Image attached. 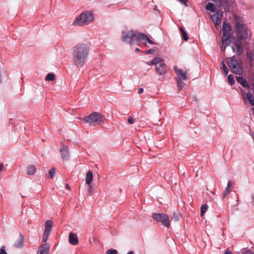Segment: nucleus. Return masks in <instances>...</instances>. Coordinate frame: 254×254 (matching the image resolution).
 Listing matches in <instances>:
<instances>
[{
  "mask_svg": "<svg viewBox=\"0 0 254 254\" xmlns=\"http://www.w3.org/2000/svg\"><path fill=\"white\" fill-rule=\"evenodd\" d=\"M122 40L124 42L131 45L136 44L138 41H142L145 45L146 44V42L150 44H155V43L145 34L132 30L123 31Z\"/></svg>",
  "mask_w": 254,
  "mask_h": 254,
  "instance_id": "obj_1",
  "label": "nucleus"
},
{
  "mask_svg": "<svg viewBox=\"0 0 254 254\" xmlns=\"http://www.w3.org/2000/svg\"><path fill=\"white\" fill-rule=\"evenodd\" d=\"M72 55L74 64L77 67L83 66L88 55L86 45L84 44H77L73 49Z\"/></svg>",
  "mask_w": 254,
  "mask_h": 254,
  "instance_id": "obj_2",
  "label": "nucleus"
},
{
  "mask_svg": "<svg viewBox=\"0 0 254 254\" xmlns=\"http://www.w3.org/2000/svg\"><path fill=\"white\" fill-rule=\"evenodd\" d=\"M232 35V28L230 24L224 21L223 23V37L221 46V49L223 52H224L226 47L231 44Z\"/></svg>",
  "mask_w": 254,
  "mask_h": 254,
  "instance_id": "obj_3",
  "label": "nucleus"
},
{
  "mask_svg": "<svg viewBox=\"0 0 254 254\" xmlns=\"http://www.w3.org/2000/svg\"><path fill=\"white\" fill-rule=\"evenodd\" d=\"M234 18L236 22V27L238 37L240 39H247L249 36L247 26L244 24V21L239 16L234 15Z\"/></svg>",
  "mask_w": 254,
  "mask_h": 254,
  "instance_id": "obj_4",
  "label": "nucleus"
},
{
  "mask_svg": "<svg viewBox=\"0 0 254 254\" xmlns=\"http://www.w3.org/2000/svg\"><path fill=\"white\" fill-rule=\"evenodd\" d=\"M94 20V16L92 12L86 11L81 13L73 23L74 25L83 26L87 25Z\"/></svg>",
  "mask_w": 254,
  "mask_h": 254,
  "instance_id": "obj_5",
  "label": "nucleus"
},
{
  "mask_svg": "<svg viewBox=\"0 0 254 254\" xmlns=\"http://www.w3.org/2000/svg\"><path fill=\"white\" fill-rule=\"evenodd\" d=\"M83 121L90 125H100L104 122V118L103 116L97 112H94L90 115L85 117L83 119Z\"/></svg>",
  "mask_w": 254,
  "mask_h": 254,
  "instance_id": "obj_6",
  "label": "nucleus"
},
{
  "mask_svg": "<svg viewBox=\"0 0 254 254\" xmlns=\"http://www.w3.org/2000/svg\"><path fill=\"white\" fill-rule=\"evenodd\" d=\"M227 64L231 70L236 74H241L243 73V68L239 61L234 58H227Z\"/></svg>",
  "mask_w": 254,
  "mask_h": 254,
  "instance_id": "obj_7",
  "label": "nucleus"
},
{
  "mask_svg": "<svg viewBox=\"0 0 254 254\" xmlns=\"http://www.w3.org/2000/svg\"><path fill=\"white\" fill-rule=\"evenodd\" d=\"M152 218L157 222L161 223L166 227H169L170 225L169 218L167 214L164 213H153L152 214Z\"/></svg>",
  "mask_w": 254,
  "mask_h": 254,
  "instance_id": "obj_8",
  "label": "nucleus"
},
{
  "mask_svg": "<svg viewBox=\"0 0 254 254\" xmlns=\"http://www.w3.org/2000/svg\"><path fill=\"white\" fill-rule=\"evenodd\" d=\"M241 94L245 105H247L249 103L252 106H254V98L251 93L246 92L244 89H242Z\"/></svg>",
  "mask_w": 254,
  "mask_h": 254,
  "instance_id": "obj_9",
  "label": "nucleus"
},
{
  "mask_svg": "<svg viewBox=\"0 0 254 254\" xmlns=\"http://www.w3.org/2000/svg\"><path fill=\"white\" fill-rule=\"evenodd\" d=\"M174 69L177 75V78H179L180 79L186 80L188 79L187 71H183L182 69L179 68L177 66H175Z\"/></svg>",
  "mask_w": 254,
  "mask_h": 254,
  "instance_id": "obj_10",
  "label": "nucleus"
},
{
  "mask_svg": "<svg viewBox=\"0 0 254 254\" xmlns=\"http://www.w3.org/2000/svg\"><path fill=\"white\" fill-rule=\"evenodd\" d=\"M50 246L48 243L41 245L38 249L37 254H49Z\"/></svg>",
  "mask_w": 254,
  "mask_h": 254,
  "instance_id": "obj_11",
  "label": "nucleus"
},
{
  "mask_svg": "<svg viewBox=\"0 0 254 254\" xmlns=\"http://www.w3.org/2000/svg\"><path fill=\"white\" fill-rule=\"evenodd\" d=\"M223 16L222 12L217 11L211 16V19L215 25H219L221 22V19Z\"/></svg>",
  "mask_w": 254,
  "mask_h": 254,
  "instance_id": "obj_12",
  "label": "nucleus"
},
{
  "mask_svg": "<svg viewBox=\"0 0 254 254\" xmlns=\"http://www.w3.org/2000/svg\"><path fill=\"white\" fill-rule=\"evenodd\" d=\"M69 243L72 245H77L78 243V239L76 234L70 232L68 237Z\"/></svg>",
  "mask_w": 254,
  "mask_h": 254,
  "instance_id": "obj_13",
  "label": "nucleus"
},
{
  "mask_svg": "<svg viewBox=\"0 0 254 254\" xmlns=\"http://www.w3.org/2000/svg\"><path fill=\"white\" fill-rule=\"evenodd\" d=\"M166 65L165 63H160L159 65H156V70L160 75L165 74L166 73Z\"/></svg>",
  "mask_w": 254,
  "mask_h": 254,
  "instance_id": "obj_14",
  "label": "nucleus"
},
{
  "mask_svg": "<svg viewBox=\"0 0 254 254\" xmlns=\"http://www.w3.org/2000/svg\"><path fill=\"white\" fill-rule=\"evenodd\" d=\"M234 45L237 48V53L240 55L243 52V46L241 41L239 40H236L234 42Z\"/></svg>",
  "mask_w": 254,
  "mask_h": 254,
  "instance_id": "obj_15",
  "label": "nucleus"
},
{
  "mask_svg": "<svg viewBox=\"0 0 254 254\" xmlns=\"http://www.w3.org/2000/svg\"><path fill=\"white\" fill-rule=\"evenodd\" d=\"M24 243V240L23 236L20 234L17 240L15 242L14 246L16 248H21L23 247Z\"/></svg>",
  "mask_w": 254,
  "mask_h": 254,
  "instance_id": "obj_16",
  "label": "nucleus"
},
{
  "mask_svg": "<svg viewBox=\"0 0 254 254\" xmlns=\"http://www.w3.org/2000/svg\"><path fill=\"white\" fill-rule=\"evenodd\" d=\"M93 179V173L91 171H88L86 175L85 182L87 185L91 184Z\"/></svg>",
  "mask_w": 254,
  "mask_h": 254,
  "instance_id": "obj_17",
  "label": "nucleus"
},
{
  "mask_svg": "<svg viewBox=\"0 0 254 254\" xmlns=\"http://www.w3.org/2000/svg\"><path fill=\"white\" fill-rule=\"evenodd\" d=\"M36 171V168L34 165H29L26 168V173L28 175H33Z\"/></svg>",
  "mask_w": 254,
  "mask_h": 254,
  "instance_id": "obj_18",
  "label": "nucleus"
},
{
  "mask_svg": "<svg viewBox=\"0 0 254 254\" xmlns=\"http://www.w3.org/2000/svg\"><path fill=\"white\" fill-rule=\"evenodd\" d=\"M237 81L244 87H249V83L248 82L244 79L242 77L238 76L237 77Z\"/></svg>",
  "mask_w": 254,
  "mask_h": 254,
  "instance_id": "obj_19",
  "label": "nucleus"
},
{
  "mask_svg": "<svg viewBox=\"0 0 254 254\" xmlns=\"http://www.w3.org/2000/svg\"><path fill=\"white\" fill-rule=\"evenodd\" d=\"M61 151L62 158L64 159H67L68 157L67 147L66 146H64L63 148L61 149Z\"/></svg>",
  "mask_w": 254,
  "mask_h": 254,
  "instance_id": "obj_20",
  "label": "nucleus"
},
{
  "mask_svg": "<svg viewBox=\"0 0 254 254\" xmlns=\"http://www.w3.org/2000/svg\"><path fill=\"white\" fill-rule=\"evenodd\" d=\"M52 226V222L51 220L46 221L45 224V230L46 233H50Z\"/></svg>",
  "mask_w": 254,
  "mask_h": 254,
  "instance_id": "obj_21",
  "label": "nucleus"
},
{
  "mask_svg": "<svg viewBox=\"0 0 254 254\" xmlns=\"http://www.w3.org/2000/svg\"><path fill=\"white\" fill-rule=\"evenodd\" d=\"M176 80L177 83V86L179 90L182 89L185 86V83L179 78H176Z\"/></svg>",
  "mask_w": 254,
  "mask_h": 254,
  "instance_id": "obj_22",
  "label": "nucleus"
},
{
  "mask_svg": "<svg viewBox=\"0 0 254 254\" xmlns=\"http://www.w3.org/2000/svg\"><path fill=\"white\" fill-rule=\"evenodd\" d=\"M220 68L221 70L224 73L225 75L228 74L229 72L228 69L223 62H222L221 64Z\"/></svg>",
  "mask_w": 254,
  "mask_h": 254,
  "instance_id": "obj_23",
  "label": "nucleus"
},
{
  "mask_svg": "<svg viewBox=\"0 0 254 254\" xmlns=\"http://www.w3.org/2000/svg\"><path fill=\"white\" fill-rule=\"evenodd\" d=\"M206 9L211 12H214L216 8L214 5L212 3L209 2L206 5Z\"/></svg>",
  "mask_w": 254,
  "mask_h": 254,
  "instance_id": "obj_24",
  "label": "nucleus"
},
{
  "mask_svg": "<svg viewBox=\"0 0 254 254\" xmlns=\"http://www.w3.org/2000/svg\"><path fill=\"white\" fill-rule=\"evenodd\" d=\"M208 206L207 205V204H204L202 205L201 207V212H200V215L201 216H203L204 213L206 212L207 210Z\"/></svg>",
  "mask_w": 254,
  "mask_h": 254,
  "instance_id": "obj_25",
  "label": "nucleus"
},
{
  "mask_svg": "<svg viewBox=\"0 0 254 254\" xmlns=\"http://www.w3.org/2000/svg\"><path fill=\"white\" fill-rule=\"evenodd\" d=\"M180 31L182 33V36H183L184 40L185 41H187L188 40V39H189V37H188L187 33L185 31V30L183 29V27H180Z\"/></svg>",
  "mask_w": 254,
  "mask_h": 254,
  "instance_id": "obj_26",
  "label": "nucleus"
},
{
  "mask_svg": "<svg viewBox=\"0 0 254 254\" xmlns=\"http://www.w3.org/2000/svg\"><path fill=\"white\" fill-rule=\"evenodd\" d=\"M55 79V77L54 74L49 73L45 77V80L47 81H54Z\"/></svg>",
  "mask_w": 254,
  "mask_h": 254,
  "instance_id": "obj_27",
  "label": "nucleus"
},
{
  "mask_svg": "<svg viewBox=\"0 0 254 254\" xmlns=\"http://www.w3.org/2000/svg\"><path fill=\"white\" fill-rule=\"evenodd\" d=\"M153 63H154V65H155L156 66V65H159L160 63H164L161 59L159 58H155L153 60H152Z\"/></svg>",
  "mask_w": 254,
  "mask_h": 254,
  "instance_id": "obj_28",
  "label": "nucleus"
},
{
  "mask_svg": "<svg viewBox=\"0 0 254 254\" xmlns=\"http://www.w3.org/2000/svg\"><path fill=\"white\" fill-rule=\"evenodd\" d=\"M228 82L231 85H232L235 83L234 77L232 74H230L228 77Z\"/></svg>",
  "mask_w": 254,
  "mask_h": 254,
  "instance_id": "obj_29",
  "label": "nucleus"
},
{
  "mask_svg": "<svg viewBox=\"0 0 254 254\" xmlns=\"http://www.w3.org/2000/svg\"><path fill=\"white\" fill-rule=\"evenodd\" d=\"M55 174V169L53 168L51 169L48 174V176L51 178H52Z\"/></svg>",
  "mask_w": 254,
  "mask_h": 254,
  "instance_id": "obj_30",
  "label": "nucleus"
},
{
  "mask_svg": "<svg viewBox=\"0 0 254 254\" xmlns=\"http://www.w3.org/2000/svg\"><path fill=\"white\" fill-rule=\"evenodd\" d=\"M247 56L251 62L254 61V52H249L247 54Z\"/></svg>",
  "mask_w": 254,
  "mask_h": 254,
  "instance_id": "obj_31",
  "label": "nucleus"
},
{
  "mask_svg": "<svg viewBox=\"0 0 254 254\" xmlns=\"http://www.w3.org/2000/svg\"><path fill=\"white\" fill-rule=\"evenodd\" d=\"M49 234L50 233H46L45 231L44 232L42 239L43 242L45 243L47 241Z\"/></svg>",
  "mask_w": 254,
  "mask_h": 254,
  "instance_id": "obj_32",
  "label": "nucleus"
},
{
  "mask_svg": "<svg viewBox=\"0 0 254 254\" xmlns=\"http://www.w3.org/2000/svg\"><path fill=\"white\" fill-rule=\"evenodd\" d=\"M118 251L116 250L111 249L107 251V254H117Z\"/></svg>",
  "mask_w": 254,
  "mask_h": 254,
  "instance_id": "obj_33",
  "label": "nucleus"
},
{
  "mask_svg": "<svg viewBox=\"0 0 254 254\" xmlns=\"http://www.w3.org/2000/svg\"><path fill=\"white\" fill-rule=\"evenodd\" d=\"M242 253L243 254H254V251H252L251 250L244 251V250H243Z\"/></svg>",
  "mask_w": 254,
  "mask_h": 254,
  "instance_id": "obj_34",
  "label": "nucleus"
},
{
  "mask_svg": "<svg viewBox=\"0 0 254 254\" xmlns=\"http://www.w3.org/2000/svg\"><path fill=\"white\" fill-rule=\"evenodd\" d=\"M0 254H7L5 250V247L2 246L0 249Z\"/></svg>",
  "mask_w": 254,
  "mask_h": 254,
  "instance_id": "obj_35",
  "label": "nucleus"
},
{
  "mask_svg": "<svg viewBox=\"0 0 254 254\" xmlns=\"http://www.w3.org/2000/svg\"><path fill=\"white\" fill-rule=\"evenodd\" d=\"M88 185V192H89V195H91L92 193V187L91 185V184Z\"/></svg>",
  "mask_w": 254,
  "mask_h": 254,
  "instance_id": "obj_36",
  "label": "nucleus"
},
{
  "mask_svg": "<svg viewBox=\"0 0 254 254\" xmlns=\"http://www.w3.org/2000/svg\"><path fill=\"white\" fill-rule=\"evenodd\" d=\"M180 218L179 215L177 214L176 212L173 213V218L175 220H178Z\"/></svg>",
  "mask_w": 254,
  "mask_h": 254,
  "instance_id": "obj_37",
  "label": "nucleus"
},
{
  "mask_svg": "<svg viewBox=\"0 0 254 254\" xmlns=\"http://www.w3.org/2000/svg\"><path fill=\"white\" fill-rule=\"evenodd\" d=\"M229 189H230L229 188H227L226 187V188H225V190H224V196H225V195H227L228 193H230Z\"/></svg>",
  "mask_w": 254,
  "mask_h": 254,
  "instance_id": "obj_38",
  "label": "nucleus"
},
{
  "mask_svg": "<svg viewBox=\"0 0 254 254\" xmlns=\"http://www.w3.org/2000/svg\"><path fill=\"white\" fill-rule=\"evenodd\" d=\"M134 122V120L132 118H129L128 119V123L129 124H132Z\"/></svg>",
  "mask_w": 254,
  "mask_h": 254,
  "instance_id": "obj_39",
  "label": "nucleus"
},
{
  "mask_svg": "<svg viewBox=\"0 0 254 254\" xmlns=\"http://www.w3.org/2000/svg\"><path fill=\"white\" fill-rule=\"evenodd\" d=\"M154 52V50L152 49H149L146 52H145V54H152Z\"/></svg>",
  "mask_w": 254,
  "mask_h": 254,
  "instance_id": "obj_40",
  "label": "nucleus"
},
{
  "mask_svg": "<svg viewBox=\"0 0 254 254\" xmlns=\"http://www.w3.org/2000/svg\"><path fill=\"white\" fill-rule=\"evenodd\" d=\"M179 1H180L181 3L184 4L185 5H187V2L188 0H178Z\"/></svg>",
  "mask_w": 254,
  "mask_h": 254,
  "instance_id": "obj_41",
  "label": "nucleus"
},
{
  "mask_svg": "<svg viewBox=\"0 0 254 254\" xmlns=\"http://www.w3.org/2000/svg\"><path fill=\"white\" fill-rule=\"evenodd\" d=\"M233 185V183L231 181H228L227 185V187L229 188V189L232 187Z\"/></svg>",
  "mask_w": 254,
  "mask_h": 254,
  "instance_id": "obj_42",
  "label": "nucleus"
},
{
  "mask_svg": "<svg viewBox=\"0 0 254 254\" xmlns=\"http://www.w3.org/2000/svg\"><path fill=\"white\" fill-rule=\"evenodd\" d=\"M224 254H233L231 252L230 250H229L228 249H227L225 251Z\"/></svg>",
  "mask_w": 254,
  "mask_h": 254,
  "instance_id": "obj_43",
  "label": "nucleus"
},
{
  "mask_svg": "<svg viewBox=\"0 0 254 254\" xmlns=\"http://www.w3.org/2000/svg\"><path fill=\"white\" fill-rule=\"evenodd\" d=\"M147 64L149 65H152L154 64V63H153L152 60L151 61H149L147 62Z\"/></svg>",
  "mask_w": 254,
  "mask_h": 254,
  "instance_id": "obj_44",
  "label": "nucleus"
},
{
  "mask_svg": "<svg viewBox=\"0 0 254 254\" xmlns=\"http://www.w3.org/2000/svg\"><path fill=\"white\" fill-rule=\"evenodd\" d=\"M143 92V89L141 88H139L138 90V93L139 94H141Z\"/></svg>",
  "mask_w": 254,
  "mask_h": 254,
  "instance_id": "obj_45",
  "label": "nucleus"
},
{
  "mask_svg": "<svg viewBox=\"0 0 254 254\" xmlns=\"http://www.w3.org/2000/svg\"><path fill=\"white\" fill-rule=\"evenodd\" d=\"M65 188H66L67 189H69V186L67 184H66L65 185Z\"/></svg>",
  "mask_w": 254,
  "mask_h": 254,
  "instance_id": "obj_46",
  "label": "nucleus"
},
{
  "mask_svg": "<svg viewBox=\"0 0 254 254\" xmlns=\"http://www.w3.org/2000/svg\"><path fill=\"white\" fill-rule=\"evenodd\" d=\"M127 254H134L132 251H130Z\"/></svg>",
  "mask_w": 254,
  "mask_h": 254,
  "instance_id": "obj_47",
  "label": "nucleus"
},
{
  "mask_svg": "<svg viewBox=\"0 0 254 254\" xmlns=\"http://www.w3.org/2000/svg\"><path fill=\"white\" fill-rule=\"evenodd\" d=\"M232 49L233 50V52H235V49L233 47H232Z\"/></svg>",
  "mask_w": 254,
  "mask_h": 254,
  "instance_id": "obj_48",
  "label": "nucleus"
},
{
  "mask_svg": "<svg viewBox=\"0 0 254 254\" xmlns=\"http://www.w3.org/2000/svg\"><path fill=\"white\" fill-rule=\"evenodd\" d=\"M135 51H139V49H138V48H136V49H135Z\"/></svg>",
  "mask_w": 254,
  "mask_h": 254,
  "instance_id": "obj_49",
  "label": "nucleus"
}]
</instances>
